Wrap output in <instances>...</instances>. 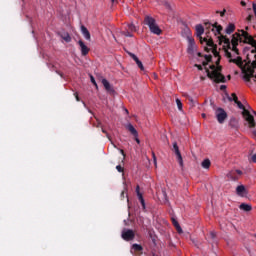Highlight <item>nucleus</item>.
Wrapping results in <instances>:
<instances>
[{"label": "nucleus", "instance_id": "obj_1", "mask_svg": "<svg viewBox=\"0 0 256 256\" xmlns=\"http://www.w3.org/2000/svg\"><path fill=\"white\" fill-rule=\"evenodd\" d=\"M206 29H211V31L214 33V35H220L218 37L220 43H224V51H225V56L228 59H231L232 54L229 52V49L231 48V40L227 38V36L221 35V31H223V26L219 25L217 22L214 24H211L209 22L205 23ZM212 27V28H211Z\"/></svg>", "mask_w": 256, "mask_h": 256}, {"label": "nucleus", "instance_id": "obj_2", "mask_svg": "<svg viewBox=\"0 0 256 256\" xmlns=\"http://www.w3.org/2000/svg\"><path fill=\"white\" fill-rule=\"evenodd\" d=\"M205 72L207 73V77L209 79L214 80V83H226L227 79L225 75L221 74L219 70H217V66L210 65L209 68H205Z\"/></svg>", "mask_w": 256, "mask_h": 256}, {"label": "nucleus", "instance_id": "obj_3", "mask_svg": "<svg viewBox=\"0 0 256 256\" xmlns=\"http://www.w3.org/2000/svg\"><path fill=\"white\" fill-rule=\"evenodd\" d=\"M235 103L239 109L243 110L242 115H243L245 121L248 122L249 128L255 129V127H256L255 117H253V115H251V112H249V110L245 109V106L243 105V103H241V101L238 100Z\"/></svg>", "mask_w": 256, "mask_h": 256}, {"label": "nucleus", "instance_id": "obj_4", "mask_svg": "<svg viewBox=\"0 0 256 256\" xmlns=\"http://www.w3.org/2000/svg\"><path fill=\"white\" fill-rule=\"evenodd\" d=\"M144 24L149 27L150 32H152L153 35H161V33H163V30L159 28V25H157V21L155 20V18L151 16H145Z\"/></svg>", "mask_w": 256, "mask_h": 256}, {"label": "nucleus", "instance_id": "obj_5", "mask_svg": "<svg viewBox=\"0 0 256 256\" xmlns=\"http://www.w3.org/2000/svg\"><path fill=\"white\" fill-rule=\"evenodd\" d=\"M243 31H245V30H240V33L236 32L235 34L232 35V40L230 43L232 45V50L234 51V53L236 55H239V49L237 48V45H239V41H240V43H243V41H245V40H243V39H245L243 37Z\"/></svg>", "mask_w": 256, "mask_h": 256}, {"label": "nucleus", "instance_id": "obj_6", "mask_svg": "<svg viewBox=\"0 0 256 256\" xmlns=\"http://www.w3.org/2000/svg\"><path fill=\"white\" fill-rule=\"evenodd\" d=\"M242 36L244 38L243 43L252 45L255 48L251 51V53H256V40H254L253 36L249 35L247 31H242Z\"/></svg>", "mask_w": 256, "mask_h": 256}, {"label": "nucleus", "instance_id": "obj_7", "mask_svg": "<svg viewBox=\"0 0 256 256\" xmlns=\"http://www.w3.org/2000/svg\"><path fill=\"white\" fill-rule=\"evenodd\" d=\"M216 119L218 123L222 125V123H225V119H227V112L223 108H217L215 111Z\"/></svg>", "mask_w": 256, "mask_h": 256}, {"label": "nucleus", "instance_id": "obj_8", "mask_svg": "<svg viewBox=\"0 0 256 256\" xmlns=\"http://www.w3.org/2000/svg\"><path fill=\"white\" fill-rule=\"evenodd\" d=\"M121 237L124 241H133L135 239V232L131 229H124Z\"/></svg>", "mask_w": 256, "mask_h": 256}, {"label": "nucleus", "instance_id": "obj_9", "mask_svg": "<svg viewBox=\"0 0 256 256\" xmlns=\"http://www.w3.org/2000/svg\"><path fill=\"white\" fill-rule=\"evenodd\" d=\"M202 43H206L207 47H205V51L207 53H209L212 49H215V47H217L215 42H213V39L209 38V35H207V37H204L202 39ZM208 47H211V48L209 49Z\"/></svg>", "mask_w": 256, "mask_h": 256}, {"label": "nucleus", "instance_id": "obj_10", "mask_svg": "<svg viewBox=\"0 0 256 256\" xmlns=\"http://www.w3.org/2000/svg\"><path fill=\"white\" fill-rule=\"evenodd\" d=\"M173 151L177 157V161L180 167H183V156L181 155V151L179 150V146L177 145V142L173 143Z\"/></svg>", "mask_w": 256, "mask_h": 256}, {"label": "nucleus", "instance_id": "obj_11", "mask_svg": "<svg viewBox=\"0 0 256 256\" xmlns=\"http://www.w3.org/2000/svg\"><path fill=\"white\" fill-rule=\"evenodd\" d=\"M78 45L80 47L81 55L83 57H87V55H89V51H91V49L89 47H87V45H85V42H83V40H79Z\"/></svg>", "mask_w": 256, "mask_h": 256}, {"label": "nucleus", "instance_id": "obj_12", "mask_svg": "<svg viewBox=\"0 0 256 256\" xmlns=\"http://www.w3.org/2000/svg\"><path fill=\"white\" fill-rule=\"evenodd\" d=\"M187 40H188L187 52L189 53V55H193V53H195V39H193L191 36H188Z\"/></svg>", "mask_w": 256, "mask_h": 256}, {"label": "nucleus", "instance_id": "obj_13", "mask_svg": "<svg viewBox=\"0 0 256 256\" xmlns=\"http://www.w3.org/2000/svg\"><path fill=\"white\" fill-rule=\"evenodd\" d=\"M203 33H205V28L203 27V25L201 24L196 25V35L199 38L200 43L202 44H203V36L201 35H203Z\"/></svg>", "mask_w": 256, "mask_h": 256}, {"label": "nucleus", "instance_id": "obj_14", "mask_svg": "<svg viewBox=\"0 0 256 256\" xmlns=\"http://www.w3.org/2000/svg\"><path fill=\"white\" fill-rule=\"evenodd\" d=\"M237 175H243V171L241 170H235V171H231L228 174L229 179H231L232 181H237V179H239V176Z\"/></svg>", "mask_w": 256, "mask_h": 256}, {"label": "nucleus", "instance_id": "obj_15", "mask_svg": "<svg viewBox=\"0 0 256 256\" xmlns=\"http://www.w3.org/2000/svg\"><path fill=\"white\" fill-rule=\"evenodd\" d=\"M131 253H137L138 255L143 254V246H141V244H133Z\"/></svg>", "mask_w": 256, "mask_h": 256}, {"label": "nucleus", "instance_id": "obj_16", "mask_svg": "<svg viewBox=\"0 0 256 256\" xmlns=\"http://www.w3.org/2000/svg\"><path fill=\"white\" fill-rule=\"evenodd\" d=\"M236 193L239 197H245V195H247V189H245V186L239 185L236 188Z\"/></svg>", "mask_w": 256, "mask_h": 256}, {"label": "nucleus", "instance_id": "obj_17", "mask_svg": "<svg viewBox=\"0 0 256 256\" xmlns=\"http://www.w3.org/2000/svg\"><path fill=\"white\" fill-rule=\"evenodd\" d=\"M81 33L83 37L86 39V41H91V33L85 26H81Z\"/></svg>", "mask_w": 256, "mask_h": 256}, {"label": "nucleus", "instance_id": "obj_18", "mask_svg": "<svg viewBox=\"0 0 256 256\" xmlns=\"http://www.w3.org/2000/svg\"><path fill=\"white\" fill-rule=\"evenodd\" d=\"M229 63H235L238 67H243V58L241 56H238L237 59H230Z\"/></svg>", "mask_w": 256, "mask_h": 256}, {"label": "nucleus", "instance_id": "obj_19", "mask_svg": "<svg viewBox=\"0 0 256 256\" xmlns=\"http://www.w3.org/2000/svg\"><path fill=\"white\" fill-rule=\"evenodd\" d=\"M102 85L104 86V89L108 92L113 91V88L111 87V83L108 82L107 79L103 78L102 79Z\"/></svg>", "mask_w": 256, "mask_h": 256}, {"label": "nucleus", "instance_id": "obj_20", "mask_svg": "<svg viewBox=\"0 0 256 256\" xmlns=\"http://www.w3.org/2000/svg\"><path fill=\"white\" fill-rule=\"evenodd\" d=\"M239 209H241V211H246L248 213L249 211L253 210V206H251L249 204L242 203V204H240Z\"/></svg>", "mask_w": 256, "mask_h": 256}, {"label": "nucleus", "instance_id": "obj_21", "mask_svg": "<svg viewBox=\"0 0 256 256\" xmlns=\"http://www.w3.org/2000/svg\"><path fill=\"white\" fill-rule=\"evenodd\" d=\"M60 37L66 42V43H71V35L67 32H61Z\"/></svg>", "mask_w": 256, "mask_h": 256}, {"label": "nucleus", "instance_id": "obj_22", "mask_svg": "<svg viewBox=\"0 0 256 256\" xmlns=\"http://www.w3.org/2000/svg\"><path fill=\"white\" fill-rule=\"evenodd\" d=\"M127 129H128V131L131 132V134H132L134 137H138V136H139V133L137 132V129H135V127L133 126V124H128V125H127Z\"/></svg>", "mask_w": 256, "mask_h": 256}, {"label": "nucleus", "instance_id": "obj_23", "mask_svg": "<svg viewBox=\"0 0 256 256\" xmlns=\"http://www.w3.org/2000/svg\"><path fill=\"white\" fill-rule=\"evenodd\" d=\"M207 239L208 241H210L211 243H215L216 239H217V233L216 232H210L207 235Z\"/></svg>", "mask_w": 256, "mask_h": 256}, {"label": "nucleus", "instance_id": "obj_24", "mask_svg": "<svg viewBox=\"0 0 256 256\" xmlns=\"http://www.w3.org/2000/svg\"><path fill=\"white\" fill-rule=\"evenodd\" d=\"M172 224L174 225L178 233H183V229H181L179 222L175 218H172Z\"/></svg>", "mask_w": 256, "mask_h": 256}, {"label": "nucleus", "instance_id": "obj_25", "mask_svg": "<svg viewBox=\"0 0 256 256\" xmlns=\"http://www.w3.org/2000/svg\"><path fill=\"white\" fill-rule=\"evenodd\" d=\"M227 35H231L235 31V24L230 23L226 28Z\"/></svg>", "mask_w": 256, "mask_h": 256}, {"label": "nucleus", "instance_id": "obj_26", "mask_svg": "<svg viewBox=\"0 0 256 256\" xmlns=\"http://www.w3.org/2000/svg\"><path fill=\"white\" fill-rule=\"evenodd\" d=\"M253 68H248V73H246L244 75V78L247 80V81H251V77H253Z\"/></svg>", "mask_w": 256, "mask_h": 256}, {"label": "nucleus", "instance_id": "obj_27", "mask_svg": "<svg viewBox=\"0 0 256 256\" xmlns=\"http://www.w3.org/2000/svg\"><path fill=\"white\" fill-rule=\"evenodd\" d=\"M203 169H209V167H211V160L209 159H205L202 163H201Z\"/></svg>", "mask_w": 256, "mask_h": 256}, {"label": "nucleus", "instance_id": "obj_28", "mask_svg": "<svg viewBox=\"0 0 256 256\" xmlns=\"http://www.w3.org/2000/svg\"><path fill=\"white\" fill-rule=\"evenodd\" d=\"M176 104L179 111H183V103L181 102V100H179V98L176 99Z\"/></svg>", "mask_w": 256, "mask_h": 256}, {"label": "nucleus", "instance_id": "obj_29", "mask_svg": "<svg viewBox=\"0 0 256 256\" xmlns=\"http://www.w3.org/2000/svg\"><path fill=\"white\" fill-rule=\"evenodd\" d=\"M229 101H234V103H237L239 101L237 94L232 93V98H229Z\"/></svg>", "mask_w": 256, "mask_h": 256}, {"label": "nucleus", "instance_id": "obj_30", "mask_svg": "<svg viewBox=\"0 0 256 256\" xmlns=\"http://www.w3.org/2000/svg\"><path fill=\"white\" fill-rule=\"evenodd\" d=\"M211 51H212L214 57H218V58L221 57L219 55V51H217V46H215Z\"/></svg>", "mask_w": 256, "mask_h": 256}, {"label": "nucleus", "instance_id": "obj_31", "mask_svg": "<svg viewBox=\"0 0 256 256\" xmlns=\"http://www.w3.org/2000/svg\"><path fill=\"white\" fill-rule=\"evenodd\" d=\"M128 31L131 33L137 31V28L133 24H128Z\"/></svg>", "mask_w": 256, "mask_h": 256}, {"label": "nucleus", "instance_id": "obj_32", "mask_svg": "<svg viewBox=\"0 0 256 256\" xmlns=\"http://www.w3.org/2000/svg\"><path fill=\"white\" fill-rule=\"evenodd\" d=\"M149 235H150V239H152V243L154 244V245H157V238L155 237V235H153V233H149Z\"/></svg>", "mask_w": 256, "mask_h": 256}, {"label": "nucleus", "instance_id": "obj_33", "mask_svg": "<svg viewBox=\"0 0 256 256\" xmlns=\"http://www.w3.org/2000/svg\"><path fill=\"white\" fill-rule=\"evenodd\" d=\"M136 65H138L141 71H145V67L143 66V62H141V60H138V63H136Z\"/></svg>", "mask_w": 256, "mask_h": 256}, {"label": "nucleus", "instance_id": "obj_34", "mask_svg": "<svg viewBox=\"0 0 256 256\" xmlns=\"http://www.w3.org/2000/svg\"><path fill=\"white\" fill-rule=\"evenodd\" d=\"M130 57H132L133 61H135V63H138L139 58L137 57V55L133 54V53H129Z\"/></svg>", "mask_w": 256, "mask_h": 256}, {"label": "nucleus", "instance_id": "obj_35", "mask_svg": "<svg viewBox=\"0 0 256 256\" xmlns=\"http://www.w3.org/2000/svg\"><path fill=\"white\" fill-rule=\"evenodd\" d=\"M130 57H132L133 61H135V63H138L139 58L137 57V55L133 54V53H129Z\"/></svg>", "mask_w": 256, "mask_h": 256}, {"label": "nucleus", "instance_id": "obj_36", "mask_svg": "<svg viewBox=\"0 0 256 256\" xmlns=\"http://www.w3.org/2000/svg\"><path fill=\"white\" fill-rule=\"evenodd\" d=\"M136 193L139 201H141V197H143V194H141V192L139 191V186L136 187Z\"/></svg>", "mask_w": 256, "mask_h": 256}, {"label": "nucleus", "instance_id": "obj_37", "mask_svg": "<svg viewBox=\"0 0 256 256\" xmlns=\"http://www.w3.org/2000/svg\"><path fill=\"white\" fill-rule=\"evenodd\" d=\"M123 35H124L125 37H133V34H131V31H130V30L124 31V32H123Z\"/></svg>", "mask_w": 256, "mask_h": 256}, {"label": "nucleus", "instance_id": "obj_38", "mask_svg": "<svg viewBox=\"0 0 256 256\" xmlns=\"http://www.w3.org/2000/svg\"><path fill=\"white\" fill-rule=\"evenodd\" d=\"M91 83L96 87V89H99V86L97 85V82L95 81V78L93 76L90 77Z\"/></svg>", "mask_w": 256, "mask_h": 256}, {"label": "nucleus", "instance_id": "obj_39", "mask_svg": "<svg viewBox=\"0 0 256 256\" xmlns=\"http://www.w3.org/2000/svg\"><path fill=\"white\" fill-rule=\"evenodd\" d=\"M204 58L206 59V62L207 63H211L212 59H213V56L211 55H205Z\"/></svg>", "mask_w": 256, "mask_h": 256}, {"label": "nucleus", "instance_id": "obj_40", "mask_svg": "<svg viewBox=\"0 0 256 256\" xmlns=\"http://www.w3.org/2000/svg\"><path fill=\"white\" fill-rule=\"evenodd\" d=\"M116 170L118 171V173H123V171H125V169L121 165H117Z\"/></svg>", "mask_w": 256, "mask_h": 256}, {"label": "nucleus", "instance_id": "obj_41", "mask_svg": "<svg viewBox=\"0 0 256 256\" xmlns=\"http://www.w3.org/2000/svg\"><path fill=\"white\" fill-rule=\"evenodd\" d=\"M102 133H104V135H106L107 139H109V141H111V136L109 135V133H107V130L102 128Z\"/></svg>", "mask_w": 256, "mask_h": 256}, {"label": "nucleus", "instance_id": "obj_42", "mask_svg": "<svg viewBox=\"0 0 256 256\" xmlns=\"http://www.w3.org/2000/svg\"><path fill=\"white\" fill-rule=\"evenodd\" d=\"M140 203L142 205V209H145V199L143 197H140Z\"/></svg>", "mask_w": 256, "mask_h": 256}, {"label": "nucleus", "instance_id": "obj_43", "mask_svg": "<svg viewBox=\"0 0 256 256\" xmlns=\"http://www.w3.org/2000/svg\"><path fill=\"white\" fill-rule=\"evenodd\" d=\"M152 157H153L154 165L155 167H157V157L155 156V153H152Z\"/></svg>", "mask_w": 256, "mask_h": 256}, {"label": "nucleus", "instance_id": "obj_44", "mask_svg": "<svg viewBox=\"0 0 256 256\" xmlns=\"http://www.w3.org/2000/svg\"><path fill=\"white\" fill-rule=\"evenodd\" d=\"M195 67H197L198 71H203V66L201 64H195Z\"/></svg>", "mask_w": 256, "mask_h": 256}, {"label": "nucleus", "instance_id": "obj_45", "mask_svg": "<svg viewBox=\"0 0 256 256\" xmlns=\"http://www.w3.org/2000/svg\"><path fill=\"white\" fill-rule=\"evenodd\" d=\"M164 7H166V9H171V4H169V2H164Z\"/></svg>", "mask_w": 256, "mask_h": 256}, {"label": "nucleus", "instance_id": "obj_46", "mask_svg": "<svg viewBox=\"0 0 256 256\" xmlns=\"http://www.w3.org/2000/svg\"><path fill=\"white\" fill-rule=\"evenodd\" d=\"M74 97L76 101H81V98H79V94L77 92L74 93Z\"/></svg>", "mask_w": 256, "mask_h": 256}, {"label": "nucleus", "instance_id": "obj_47", "mask_svg": "<svg viewBox=\"0 0 256 256\" xmlns=\"http://www.w3.org/2000/svg\"><path fill=\"white\" fill-rule=\"evenodd\" d=\"M251 161H252V163H256V154L252 155Z\"/></svg>", "mask_w": 256, "mask_h": 256}, {"label": "nucleus", "instance_id": "obj_48", "mask_svg": "<svg viewBox=\"0 0 256 256\" xmlns=\"http://www.w3.org/2000/svg\"><path fill=\"white\" fill-rule=\"evenodd\" d=\"M207 65H209V62L207 61L202 62V66L204 67V69L207 67Z\"/></svg>", "mask_w": 256, "mask_h": 256}, {"label": "nucleus", "instance_id": "obj_49", "mask_svg": "<svg viewBox=\"0 0 256 256\" xmlns=\"http://www.w3.org/2000/svg\"><path fill=\"white\" fill-rule=\"evenodd\" d=\"M225 13H226V10H223L222 12H220V17H225Z\"/></svg>", "mask_w": 256, "mask_h": 256}, {"label": "nucleus", "instance_id": "obj_50", "mask_svg": "<svg viewBox=\"0 0 256 256\" xmlns=\"http://www.w3.org/2000/svg\"><path fill=\"white\" fill-rule=\"evenodd\" d=\"M220 89H221V91H225V89H227V86L221 85V86H220Z\"/></svg>", "mask_w": 256, "mask_h": 256}, {"label": "nucleus", "instance_id": "obj_51", "mask_svg": "<svg viewBox=\"0 0 256 256\" xmlns=\"http://www.w3.org/2000/svg\"><path fill=\"white\" fill-rule=\"evenodd\" d=\"M121 199H125V191L121 192Z\"/></svg>", "mask_w": 256, "mask_h": 256}, {"label": "nucleus", "instance_id": "obj_52", "mask_svg": "<svg viewBox=\"0 0 256 256\" xmlns=\"http://www.w3.org/2000/svg\"><path fill=\"white\" fill-rule=\"evenodd\" d=\"M136 138H135V141H136V143L139 145V143H141V140H139V138H137V136H135Z\"/></svg>", "mask_w": 256, "mask_h": 256}, {"label": "nucleus", "instance_id": "obj_53", "mask_svg": "<svg viewBox=\"0 0 256 256\" xmlns=\"http://www.w3.org/2000/svg\"><path fill=\"white\" fill-rule=\"evenodd\" d=\"M219 63H221V57H219L216 61V65H219Z\"/></svg>", "mask_w": 256, "mask_h": 256}, {"label": "nucleus", "instance_id": "obj_54", "mask_svg": "<svg viewBox=\"0 0 256 256\" xmlns=\"http://www.w3.org/2000/svg\"><path fill=\"white\" fill-rule=\"evenodd\" d=\"M251 19H253V16H252V15H249V16L247 17V21H251Z\"/></svg>", "mask_w": 256, "mask_h": 256}, {"label": "nucleus", "instance_id": "obj_55", "mask_svg": "<svg viewBox=\"0 0 256 256\" xmlns=\"http://www.w3.org/2000/svg\"><path fill=\"white\" fill-rule=\"evenodd\" d=\"M218 73H221V66L216 67Z\"/></svg>", "mask_w": 256, "mask_h": 256}, {"label": "nucleus", "instance_id": "obj_56", "mask_svg": "<svg viewBox=\"0 0 256 256\" xmlns=\"http://www.w3.org/2000/svg\"><path fill=\"white\" fill-rule=\"evenodd\" d=\"M252 66H253L254 68H256V61H253V62H252Z\"/></svg>", "mask_w": 256, "mask_h": 256}, {"label": "nucleus", "instance_id": "obj_57", "mask_svg": "<svg viewBox=\"0 0 256 256\" xmlns=\"http://www.w3.org/2000/svg\"><path fill=\"white\" fill-rule=\"evenodd\" d=\"M56 73H58V75H60V77H63V73L56 71Z\"/></svg>", "mask_w": 256, "mask_h": 256}, {"label": "nucleus", "instance_id": "obj_58", "mask_svg": "<svg viewBox=\"0 0 256 256\" xmlns=\"http://www.w3.org/2000/svg\"><path fill=\"white\" fill-rule=\"evenodd\" d=\"M205 117H207V114L202 113V118L205 119Z\"/></svg>", "mask_w": 256, "mask_h": 256}, {"label": "nucleus", "instance_id": "obj_59", "mask_svg": "<svg viewBox=\"0 0 256 256\" xmlns=\"http://www.w3.org/2000/svg\"><path fill=\"white\" fill-rule=\"evenodd\" d=\"M120 153L125 157V151L120 150Z\"/></svg>", "mask_w": 256, "mask_h": 256}, {"label": "nucleus", "instance_id": "obj_60", "mask_svg": "<svg viewBox=\"0 0 256 256\" xmlns=\"http://www.w3.org/2000/svg\"><path fill=\"white\" fill-rule=\"evenodd\" d=\"M198 57H203V54H201L200 52L197 53Z\"/></svg>", "mask_w": 256, "mask_h": 256}, {"label": "nucleus", "instance_id": "obj_61", "mask_svg": "<svg viewBox=\"0 0 256 256\" xmlns=\"http://www.w3.org/2000/svg\"><path fill=\"white\" fill-rule=\"evenodd\" d=\"M241 5H242L243 7H245L246 4H245V2L242 1V2H241Z\"/></svg>", "mask_w": 256, "mask_h": 256}, {"label": "nucleus", "instance_id": "obj_62", "mask_svg": "<svg viewBox=\"0 0 256 256\" xmlns=\"http://www.w3.org/2000/svg\"><path fill=\"white\" fill-rule=\"evenodd\" d=\"M227 79H231V75H228V76H227Z\"/></svg>", "mask_w": 256, "mask_h": 256}, {"label": "nucleus", "instance_id": "obj_63", "mask_svg": "<svg viewBox=\"0 0 256 256\" xmlns=\"http://www.w3.org/2000/svg\"><path fill=\"white\" fill-rule=\"evenodd\" d=\"M125 111H126V113H129V110L126 109Z\"/></svg>", "mask_w": 256, "mask_h": 256}, {"label": "nucleus", "instance_id": "obj_64", "mask_svg": "<svg viewBox=\"0 0 256 256\" xmlns=\"http://www.w3.org/2000/svg\"><path fill=\"white\" fill-rule=\"evenodd\" d=\"M253 113L256 115V111H253Z\"/></svg>", "mask_w": 256, "mask_h": 256}]
</instances>
